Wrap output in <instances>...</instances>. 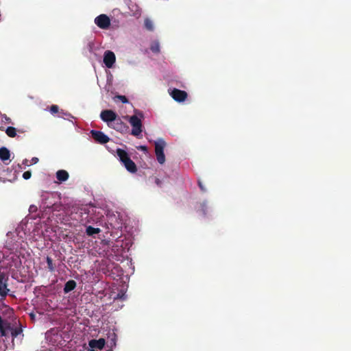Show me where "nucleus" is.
I'll use <instances>...</instances> for the list:
<instances>
[{"mask_svg": "<svg viewBox=\"0 0 351 351\" xmlns=\"http://www.w3.org/2000/svg\"><path fill=\"white\" fill-rule=\"evenodd\" d=\"M23 245V243H15L11 238L6 240L3 250L0 251V269L8 270L12 276L21 267L20 256L25 249Z\"/></svg>", "mask_w": 351, "mask_h": 351, "instance_id": "1", "label": "nucleus"}, {"mask_svg": "<svg viewBox=\"0 0 351 351\" xmlns=\"http://www.w3.org/2000/svg\"><path fill=\"white\" fill-rule=\"evenodd\" d=\"M32 227V223H29L28 220L26 219H23L18 225L14 232H10L7 234V239L12 238L15 243H23V247L25 248L27 243L25 241L27 239Z\"/></svg>", "mask_w": 351, "mask_h": 351, "instance_id": "2", "label": "nucleus"}, {"mask_svg": "<svg viewBox=\"0 0 351 351\" xmlns=\"http://www.w3.org/2000/svg\"><path fill=\"white\" fill-rule=\"evenodd\" d=\"M101 209L104 211L108 222L114 229H121L127 220V215L123 211L113 210L108 206H104Z\"/></svg>", "mask_w": 351, "mask_h": 351, "instance_id": "3", "label": "nucleus"}, {"mask_svg": "<svg viewBox=\"0 0 351 351\" xmlns=\"http://www.w3.org/2000/svg\"><path fill=\"white\" fill-rule=\"evenodd\" d=\"M22 333V329L13 328L10 322L5 317L4 315L0 314V335L3 337H8L10 335L15 338Z\"/></svg>", "mask_w": 351, "mask_h": 351, "instance_id": "4", "label": "nucleus"}, {"mask_svg": "<svg viewBox=\"0 0 351 351\" xmlns=\"http://www.w3.org/2000/svg\"><path fill=\"white\" fill-rule=\"evenodd\" d=\"M143 119V114L142 112L135 111V114L128 118L129 123L132 126L131 134L133 136H138L142 132V120Z\"/></svg>", "mask_w": 351, "mask_h": 351, "instance_id": "5", "label": "nucleus"}, {"mask_svg": "<svg viewBox=\"0 0 351 351\" xmlns=\"http://www.w3.org/2000/svg\"><path fill=\"white\" fill-rule=\"evenodd\" d=\"M117 155L124 165L125 169L130 173H135L137 170L135 163L130 159L128 153L121 149H117Z\"/></svg>", "mask_w": 351, "mask_h": 351, "instance_id": "6", "label": "nucleus"}, {"mask_svg": "<svg viewBox=\"0 0 351 351\" xmlns=\"http://www.w3.org/2000/svg\"><path fill=\"white\" fill-rule=\"evenodd\" d=\"M154 144H155V154H156L157 161L160 165H162L165 162V156L164 154V149L166 146V143L163 139L159 138L155 141Z\"/></svg>", "mask_w": 351, "mask_h": 351, "instance_id": "7", "label": "nucleus"}, {"mask_svg": "<svg viewBox=\"0 0 351 351\" xmlns=\"http://www.w3.org/2000/svg\"><path fill=\"white\" fill-rule=\"evenodd\" d=\"M94 22L98 27L102 29H108L110 25V18L104 14L97 16L95 19Z\"/></svg>", "mask_w": 351, "mask_h": 351, "instance_id": "8", "label": "nucleus"}, {"mask_svg": "<svg viewBox=\"0 0 351 351\" xmlns=\"http://www.w3.org/2000/svg\"><path fill=\"white\" fill-rule=\"evenodd\" d=\"M8 274L1 271L0 269V295L4 296L6 295L8 292Z\"/></svg>", "mask_w": 351, "mask_h": 351, "instance_id": "9", "label": "nucleus"}, {"mask_svg": "<svg viewBox=\"0 0 351 351\" xmlns=\"http://www.w3.org/2000/svg\"><path fill=\"white\" fill-rule=\"evenodd\" d=\"M103 61L107 68H112L116 62V56L114 53L110 50L106 51L104 53Z\"/></svg>", "mask_w": 351, "mask_h": 351, "instance_id": "10", "label": "nucleus"}, {"mask_svg": "<svg viewBox=\"0 0 351 351\" xmlns=\"http://www.w3.org/2000/svg\"><path fill=\"white\" fill-rule=\"evenodd\" d=\"M117 117V114L110 110H103L100 114V118L102 121L106 122L108 126L112 125L111 123Z\"/></svg>", "mask_w": 351, "mask_h": 351, "instance_id": "11", "label": "nucleus"}, {"mask_svg": "<svg viewBox=\"0 0 351 351\" xmlns=\"http://www.w3.org/2000/svg\"><path fill=\"white\" fill-rule=\"evenodd\" d=\"M90 134L93 138L99 143L104 144L109 141L110 138L102 132L91 130Z\"/></svg>", "mask_w": 351, "mask_h": 351, "instance_id": "12", "label": "nucleus"}, {"mask_svg": "<svg viewBox=\"0 0 351 351\" xmlns=\"http://www.w3.org/2000/svg\"><path fill=\"white\" fill-rule=\"evenodd\" d=\"M170 94L176 101L179 102L184 101L187 96V94L185 91L176 88L173 89Z\"/></svg>", "mask_w": 351, "mask_h": 351, "instance_id": "13", "label": "nucleus"}, {"mask_svg": "<svg viewBox=\"0 0 351 351\" xmlns=\"http://www.w3.org/2000/svg\"><path fill=\"white\" fill-rule=\"evenodd\" d=\"M112 252L114 253V259L117 261H121L123 257V248L119 243H116L112 246Z\"/></svg>", "mask_w": 351, "mask_h": 351, "instance_id": "14", "label": "nucleus"}, {"mask_svg": "<svg viewBox=\"0 0 351 351\" xmlns=\"http://www.w3.org/2000/svg\"><path fill=\"white\" fill-rule=\"evenodd\" d=\"M111 124L112 125H109V127L116 130L117 131L123 132L126 128L125 125L120 119L115 118L114 121H113Z\"/></svg>", "mask_w": 351, "mask_h": 351, "instance_id": "15", "label": "nucleus"}, {"mask_svg": "<svg viewBox=\"0 0 351 351\" xmlns=\"http://www.w3.org/2000/svg\"><path fill=\"white\" fill-rule=\"evenodd\" d=\"M10 152L6 147L0 148V160H2L5 164L8 165L10 160Z\"/></svg>", "mask_w": 351, "mask_h": 351, "instance_id": "16", "label": "nucleus"}, {"mask_svg": "<svg viewBox=\"0 0 351 351\" xmlns=\"http://www.w3.org/2000/svg\"><path fill=\"white\" fill-rule=\"evenodd\" d=\"M88 346L91 348H98L101 350L105 346V340L102 338L99 339H92L89 341Z\"/></svg>", "mask_w": 351, "mask_h": 351, "instance_id": "17", "label": "nucleus"}, {"mask_svg": "<svg viewBox=\"0 0 351 351\" xmlns=\"http://www.w3.org/2000/svg\"><path fill=\"white\" fill-rule=\"evenodd\" d=\"M77 286V284H76V282L73 280H69V281H67L65 285H64V292L65 293H69L70 291H73V289H75V288Z\"/></svg>", "mask_w": 351, "mask_h": 351, "instance_id": "18", "label": "nucleus"}, {"mask_svg": "<svg viewBox=\"0 0 351 351\" xmlns=\"http://www.w3.org/2000/svg\"><path fill=\"white\" fill-rule=\"evenodd\" d=\"M56 178L60 182H64L69 178V173L65 170H58L56 172Z\"/></svg>", "mask_w": 351, "mask_h": 351, "instance_id": "19", "label": "nucleus"}, {"mask_svg": "<svg viewBox=\"0 0 351 351\" xmlns=\"http://www.w3.org/2000/svg\"><path fill=\"white\" fill-rule=\"evenodd\" d=\"M81 210L88 215H93L96 214V208L92 204L86 205L82 208Z\"/></svg>", "mask_w": 351, "mask_h": 351, "instance_id": "20", "label": "nucleus"}, {"mask_svg": "<svg viewBox=\"0 0 351 351\" xmlns=\"http://www.w3.org/2000/svg\"><path fill=\"white\" fill-rule=\"evenodd\" d=\"M101 232V229L99 228H93L90 226H86V234L89 236H93L94 234H99Z\"/></svg>", "mask_w": 351, "mask_h": 351, "instance_id": "21", "label": "nucleus"}, {"mask_svg": "<svg viewBox=\"0 0 351 351\" xmlns=\"http://www.w3.org/2000/svg\"><path fill=\"white\" fill-rule=\"evenodd\" d=\"M11 123V119L1 114H0V129L3 128V125H6Z\"/></svg>", "mask_w": 351, "mask_h": 351, "instance_id": "22", "label": "nucleus"}, {"mask_svg": "<svg viewBox=\"0 0 351 351\" xmlns=\"http://www.w3.org/2000/svg\"><path fill=\"white\" fill-rule=\"evenodd\" d=\"M206 210H207V206L206 204V202L204 201L203 202L200 203L199 207L197 208V211L203 215H206Z\"/></svg>", "mask_w": 351, "mask_h": 351, "instance_id": "23", "label": "nucleus"}, {"mask_svg": "<svg viewBox=\"0 0 351 351\" xmlns=\"http://www.w3.org/2000/svg\"><path fill=\"white\" fill-rule=\"evenodd\" d=\"M6 134L10 137H15L16 135V129L13 127H8L5 130Z\"/></svg>", "mask_w": 351, "mask_h": 351, "instance_id": "24", "label": "nucleus"}, {"mask_svg": "<svg viewBox=\"0 0 351 351\" xmlns=\"http://www.w3.org/2000/svg\"><path fill=\"white\" fill-rule=\"evenodd\" d=\"M151 50L154 53H158L160 51V45L158 41H155L152 44Z\"/></svg>", "mask_w": 351, "mask_h": 351, "instance_id": "25", "label": "nucleus"}, {"mask_svg": "<svg viewBox=\"0 0 351 351\" xmlns=\"http://www.w3.org/2000/svg\"><path fill=\"white\" fill-rule=\"evenodd\" d=\"M145 26L148 30L150 31L153 30L154 29V24L152 21L149 19H146L145 20Z\"/></svg>", "mask_w": 351, "mask_h": 351, "instance_id": "26", "label": "nucleus"}, {"mask_svg": "<svg viewBox=\"0 0 351 351\" xmlns=\"http://www.w3.org/2000/svg\"><path fill=\"white\" fill-rule=\"evenodd\" d=\"M47 267H48L49 270L50 271H54V267H53V261L49 256L47 257Z\"/></svg>", "mask_w": 351, "mask_h": 351, "instance_id": "27", "label": "nucleus"}, {"mask_svg": "<svg viewBox=\"0 0 351 351\" xmlns=\"http://www.w3.org/2000/svg\"><path fill=\"white\" fill-rule=\"evenodd\" d=\"M126 295L124 291H121L120 293H119L116 297H114V300H125L126 299Z\"/></svg>", "mask_w": 351, "mask_h": 351, "instance_id": "28", "label": "nucleus"}, {"mask_svg": "<svg viewBox=\"0 0 351 351\" xmlns=\"http://www.w3.org/2000/svg\"><path fill=\"white\" fill-rule=\"evenodd\" d=\"M59 117L64 118V119H69V117H73L70 114L64 112L63 111H61L60 112Z\"/></svg>", "mask_w": 351, "mask_h": 351, "instance_id": "29", "label": "nucleus"}, {"mask_svg": "<svg viewBox=\"0 0 351 351\" xmlns=\"http://www.w3.org/2000/svg\"><path fill=\"white\" fill-rule=\"evenodd\" d=\"M58 106H56V105H53L51 108H50V112L52 113V114H55V113H57L58 112Z\"/></svg>", "mask_w": 351, "mask_h": 351, "instance_id": "30", "label": "nucleus"}, {"mask_svg": "<svg viewBox=\"0 0 351 351\" xmlns=\"http://www.w3.org/2000/svg\"><path fill=\"white\" fill-rule=\"evenodd\" d=\"M31 172L30 171H25L23 173V178L25 179V180H28L31 178Z\"/></svg>", "mask_w": 351, "mask_h": 351, "instance_id": "31", "label": "nucleus"}, {"mask_svg": "<svg viewBox=\"0 0 351 351\" xmlns=\"http://www.w3.org/2000/svg\"><path fill=\"white\" fill-rule=\"evenodd\" d=\"M135 8H136V10H135V11H134V12L132 13V14H133L134 16L138 17V16H140V15H141V12H140V10H139L138 8L136 5H135Z\"/></svg>", "mask_w": 351, "mask_h": 351, "instance_id": "32", "label": "nucleus"}, {"mask_svg": "<svg viewBox=\"0 0 351 351\" xmlns=\"http://www.w3.org/2000/svg\"><path fill=\"white\" fill-rule=\"evenodd\" d=\"M123 104H126L128 102V99L123 95H119L117 97Z\"/></svg>", "mask_w": 351, "mask_h": 351, "instance_id": "33", "label": "nucleus"}, {"mask_svg": "<svg viewBox=\"0 0 351 351\" xmlns=\"http://www.w3.org/2000/svg\"><path fill=\"white\" fill-rule=\"evenodd\" d=\"M154 182L158 186H161V185H162L161 180L159 178H154Z\"/></svg>", "mask_w": 351, "mask_h": 351, "instance_id": "34", "label": "nucleus"}, {"mask_svg": "<svg viewBox=\"0 0 351 351\" xmlns=\"http://www.w3.org/2000/svg\"><path fill=\"white\" fill-rule=\"evenodd\" d=\"M38 162V158L36 157H34L31 160V165L36 164Z\"/></svg>", "mask_w": 351, "mask_h": 351, "instance_id": "35", "label": "nucleus"}, {"mask_svg": "<svg viewBox=\"0 0 351 351\" xmlns=\"http://www.w3.org/2000/svg\"><path fill=\"white\" fill-rule=\"evenodd\" d=\"M112 338L111 339V341H112L113 343V345L115 346L116 345V339H117V335L115 333H113L112 334Z\"/></svg>", "mask_w": 351, "mask_h": 351, "instance_id": "36", "label": "nucleus"}, {"mask_svg": "<svg viewBox=\"0 0 351 351\" xmlns=\"http://www.w3.org/2000/svg\"><path fill=\"white\" fill-rule=\"evenodd\" d=\"M86 223H94V220L93 219L92 217H90L89 219H88L86 221Z\"/></svg>", "mask_w": 351, "mask_h": 351, "instance_id": "37", "label": "nucleus"}, {"mask_svg": "<svg viewBox=\"0 0 351 351\" xmlns=\"http://www.w3.org/2000/svg\"><path fill=\"white\" fill-rule=\"evenodd\" d=\"M139 149L145 152L147 151V147L145 146H140Z\"/></svg>", "mask_w": 351, "mask_h": 351, "instance_id": "38", "label": "nucleus"}, {"mask_svg": "<svg viewBox=\"0 0 351 351\" xmlns=\"http://www.w3.org/2000/svg\"><path fill=\"white\" fill-rule=\"evenodd\" d=\"M23 165H29L28 164V160H27V159H25V160H24L23 161Z\"/></svg>", "mask_w": 351, "mask_h": 351, "instance_id": "39", "label": "nucleus"}, {"mask_svg": "<svg viewBox=\"0 0 351 351\" xmlns=\"http://www.w3.org/2000/svg\"><path fill=\"white\" fill-rule=\"evenodd\" d=\"M117 12V13H118V12H119V10H113V13H114V14H116Z\"/></svg>", "mask_w": 351, "mask_h": 351, "instance_id": "40", "label": "nucleus"}, {"mask_svg": "<svg viewBox=\"0 0 351 351\" xmlns=\"http://www.w3.org/2000/svg\"><path fill=\"white\" fill-rule=\"evenodd\" d=\"M87 351H95V348H90Z\"/></svg>", "mask_w": 351, "mask_h": 351, "instance_id": "41", "label": "nucleus"}, {"mask_svg": "<svg viewBox=\"0 0 351 351\" xmlns=\"http://www.w3.org/2000/svg\"><path fill=\"white\" fill-rule=\"evenodd\" d=\"M199 187L203 190V187H202V186L200 182H199Z\"/></svg>", "mask_w": 351, "mask_h": 351, "instance_id": "42", "label": "nucleus"}, {"mask_svg": "<svg viewBox=\"0 0 351 351\" xmlns=\"http://www.w3.org/2000/svg\"><path fill=\"white\" fill-rule=\"evenodd\" d=\"M107 351H112V350H107Z\"/></svg>", "mask_w": 351, "mask_h": 351, "instance_id": "43", "label": "nucleus"}]
</instances>
